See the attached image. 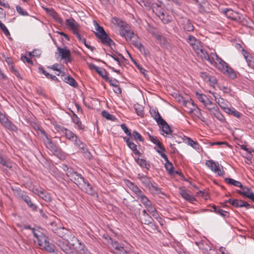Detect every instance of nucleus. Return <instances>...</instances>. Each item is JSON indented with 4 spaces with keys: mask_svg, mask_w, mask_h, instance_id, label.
Instances as JSON below:
<instances>
[{
    "mask_svg": "<svg viewBox=\"0 0 254 254\" xmlns=\"http://www.w3.org/2000/svg\"><path fill=\"white\" fill-rule=\"evenodd\" d=\"M33 235L37 239L38 245L41 249L50 253L55 252V247L49 243V238L44 230L40 228H38L37 230H34Z\"/></svg>",
    "mask_w": 254,
    "mask_h": 254,
    "instance_id": "f257e3e1",
    "label": "nucleus"
},
{
    "mask_svg": "<svg viewBox=\"0 0 254 254\" xmlns=\"http://www.w3.org/2000/svg\"><path fill=\"white\" fill-rule=\"evenodd\" d=\"M137 179L141 181L142 185L147 189L151 193L158 194L161 192L160 189L157 187V184L152 178L142 174H138Z\"/></svg>",
    "mask_w": 254,
    "mask_h": 254,
    "instance_id": "f03ea898",
    "label": "nucleus"
},
{
    "mask_svg": "<svg viewBox=\"0 0 254 254\" xmlns=\"http://www.w3.org/2000/svg\"><path fill=\"white\" fill-rule=\"evenodd\" d=\"M94 23L95 29L97 31L95 33V35L97 38L101 40L102 44L108 46L115 45L114 42L109 37L103 27L101 26L96 21H94Z\"/></svg>",
    "mask_w": 254,
    "mask_h": 254,
    "instance_id": "7ed1b4c3",
    "label": "nucleus"
},
{
    "mask_svg": "<svg viewBox=\"0 0 254 254\" xmlns=\"http://www.w3.org/2000/svg\"><path fill=\"white\" fill-rule=\"evenodd\" d=\"M75 184L78 187L85 193L92 196H98L96 191L92 187L89 182L82 176L79 178Z\"/></svg>",
    "mask_w": 254,
    "mask_h": 254,
    "instance_id": "20e7f679",
    "label": "nucleus"
},
{
    "mask_svg": "<svg viewBox=\"0 0 254 254\" xmlns=\"http://www.w3.org/2000/svg\"><path fill=\"white\" fill-rule=\"evenodd\" d=\"M123 204L130 211V212L137 216L140 215V209L142 205L137 200H129L127 198L123 200Z\"/></svg>",
    "mask_w": 254,
    "mask_h": 254,
    "instance_id": "39448f33",
    "label": "nucleus"
},
{
    "mask_svg": "<svg viewBox=\"0 0 254 254\" xmlns=\"http://www.w3.org/2000/svg\"><path fill=\"white\" fill-rule=\"evenodd\" d=\"M15 196L22 199L32 210L36 211L38 207L32 202L31 198L27 194L26 192L22 190L20 188L13 190Z\"/></svg>",
    "mask_w": 254,
    "mask_h": 254,
    "instance_id": "423d86ee",
    "label": "nucleus"
},
{
    "mask_svg": "<svg viewBox=\"0 0 254 254\" xmlns=\"http://www.w3.org/2000/svg\"><path fill=\"white\" fill-rule=\"evenodd\" d=\"M151 8L164 23H167L169 21L161 2H160L159 3L155 2Z\"/></svg>",
    "mask_w": 254,
    "mask_h": 254,
    "instance_id": "0eeeda50",
    "label": "nucleus"
},
{
    "mask_svg": "<svg viewBox=\"0 0 254 254\" xmlns=\"http://www.w3.org/2000/svg\"><path fill=\"white\" fill-rule=\"evenodd\" d=\"M112 251L115 254H139L132 252L127 251L124 247L123 244L118 243L117 241H114L110 237Z\"/></svg>",
    "mask_w": 254,
    "mask_h": 254,
    "instance_id": "6e6552de",
    "label": "nucleus"
},
{
    "mask_svg": "<svg viewBox=\"0 0 254 254\" xmlns=\"http://www.w3.org/2000/svg\"><path fill=\"white\" fill-rule=\"evenodd\" d=\"M45 142L47 148L49 149L54 155L60 159L63 157V152L62 149L57 146L51 139L48 138V140L45 141Z\"/></svg>",
    "mask_w": 254,
    "mask_h": 254,
    "instance_id": "1a4fd4ad",
    "label": "nucleus"
},
{
    "mask_svg": "<svg viewBox=\"0 0 254 254\" xmlns=\"http://www.w3.org/2000/svg\"><path fill=\"white\" fill-rule=\"evenodd\" d=\"M198 96V100L203 103L205 107L210 112L217 107V105L213 102V99L211 96Z\"/></svg>",
    "mask_w": 254,
    "mask_h": 254,
    "instance_id": "9d476101",
    "label": "nucleus"
},
{
    "mask_svg": "<svg viewBox=\"0 0 254 254\" xmlns=\"http://www.w3.org/2000/svg\"><path fill=\"white\" fill-rule=\"evenodd\" d=\"M55 128L60 133L64 135L66 139L73 141L74 138L76 137L77 135L74 134L71 130L61 126L60 125H57L55 126Z\"/></svg>",
    "mask_w": 254,
    "mask_h": 254,
    "instance_id": "9b49d317",
    "label": "nucleus"
},
{
    "mask_svg": "<svg viewBox=\"0 0 254 254\" xmlns=\"http://www.w3.org/2000/svg\"><path fill=\"white\" fill-rule=\"evenodd\" d=\"M205 165L211 169V170L220 176H222L225 174L223 170L220 169V166L218 162H214L212 160H207Z\"/></svg>",
    "mask_w": 254,
    "mask_h": 254,
    "instance_id": "f8f14e48",
    "label": "nucleus"
},
{
    "mask_svg": "<svg viewBox=\"0 0 254 254\" xmlns=\"http://www.w3.org/2000/svg\"><path fill=\"white\" fill-rule=\"evenodd\" d=\"M57 50L62 59H64L66 63L71 62V52L66 47L64 48L58 47Z\"/></svg>",
    "mask_w": 254,
    "mask_h": 254,
    "instance_id": "ddd939ff",
    "label": "nucleus"
},
{
    "mask_svg": "<svg viewBox=\"0 0 254 254\" xmlns=\"http://www.w3.org/2000/svg\"><path fill=\"white\" fill-rule=\"evenodd\" d=\"M180 23L185 31L191 32L194 30V26L191 21L188 18L181 17L180 19Z\"/></svg>",
    "mask_w": 254,
    "mask_h": 254,
    "instance_id": "4468645a",
    "label": "nucleus"
},
{
    "mask_svg": "<svg viewBox=\"0 0 254 254\" xmlns=\"http://www.w3.org/2000/svg\"><path fill=\"white\" fill-rule=\"evenodd\" d=\"M56 244L66 254H76V252L64 241L60 240L57 241Z\"/></svg>",
    "mask_w": 254,
    "mask_h": 254,
    "instance_id": "2eb2a0df",
    "label": "nucleus"
},
{
    "mask_svg": "<svg viewBox=\"0 0 254 254\" xmlns=\"http://www.w3.org/2000/svg\"><path fill=\"white\" fill-rule=\"evenodd\" d=\"M53 231L58 236L62 238L65 241H68L69 231L64 227H57L53 229Z\"/></svg>",
    "mask_w": 254,
    "mask_h": 254,
    "instance_id": "dca6fc26",
    "label": "nucleus"
},
{
    "mask_svg": "<svg viewBox=\"0 0 254 254\" xmlns=\"http://www.w3.org/2000/svg\"><path fill=\"white\" fill-rule=\"evenodd\" d=\"M179 193L181 196L186 200L192 202L195 200V197L190 194V192L188 191L184 187H181L179 189Z\"/></svg>",
    "mask_w": 254,
    "mask_h": 254,
    "instance_id": "f3484780",
    "label": "nucleus"
},
{
    "mask_svg": "<svg viewBox=\"0 0 254 254\" xmlns=\"http://www.w3.org/2000/svg\"><path fill=\"white\" fill-rule=\"evenodd\" d=\"M66 24L69 27L73 34L78 33L80 30V25L73 18L66 19Z\"/></svg>",
    "mask_w": 254,
    "mask_h": 254,
    "instance_id": "a211bd4d",
    "label": "nucleus"
},
{
    "mask_svg": "<svg viewBox=\"0 0 254 254\" xmlns=\"http://www.w3.org/2000/svg\"><path fill=\"white\" fill-rule=\"evenodd\" d=\"M140 200L142 204L145 206V207L149 209L148 211H149L150 212L152 213L153 216H155V213L157 214V211L156 209L153 206L151 201L148 198V197L146 195H144L140 199Z\"/></svg>",
    "mask_w": 254,
    "mask_h": 254,
    "instance_id": "6ab92c4d",
    "label": "nucleus"
},
{
    "mask_svg": "<svg viewBox=\"0 0 254 254\" xmlns=\"http://www.w3.org/2000/svg\"><path fill=\"white\" fill-rule=\"evenodd\" d=\"M242 190H237V192L246 197L251 199L254 202V193L252 191L251 189L247 187H244L241 188Z\"/></svg>",
    "mask_w": 254,
    "mask_h": 254,
    "instance_id": "aec40b11",
    "label": "nucleus"
},
{
    "mask_svg": "<svg viewBox=\"0 0 254 254\" xmlns=\"http://www.w3.org/2000/svg\"><path fill=\"white\" fill-rule=\"evenodd\" d=\"M88 66L90 69L95 70L105 80L108 77V73L104 68L99 67L92 63L89 64Z\"/></svg>",
    "mask_w": 254,
    "mask_h": 254,
    "instance_id": "412c9836",
    "label": "nucleus"
},
{
    "mask_svg": "<svg viewBox=\"0 0 254 254\" xmlns=\"http://www.w3.org/2000/svg\"><path fill=\"white\" fill-rule=\"evenodd\" d=\"M195 244L199 247L204 254H209V252L211 250V247L206 241L204 240L199 242L196 241Z\"/></svg>",
    "mask_w": 254,
    "mask_h": 254,
    "instance_id": "4be33fe9",
    "label": "nucleus"
},
{
    "mask_svg": "<svg viewBox=\"0 0 254 254\" xmlns=\"http://www.w3.org/2000/svg\"><path fill=\"white\" fill-rule=\"evenodd\" d=\"M66 175L71 178L70 180L75 184L82 175L76 171H74L72 168H69L66 172Z\"/></svg>",
    "mask_w": 254,
    "mask_h": 254,
    "instance_id": "5701e85b",
    "label": "nucleus"
},
{
    "mask_svg": "<svg viewBox=\"0 0 254 254\" xmlns=\"http://www.w3.org/2000/svg\"><path fill=\"white\" fill-rule=\"evenodd\" d=\"M111 23L115 26L120 28L121 29L126 28L128 27V24L126 21L117 17H114L112 18Z\"/></svg>",
    "mask_w": 254,
    "mask_h": 254,
    "instance_id": "b1692460",
    "label": "nucleus"
},
{
    "mask_svg": "<svg viewBox=\"0 0 254 254\" xmlns=\"http://www.w3.org/2000/svg\"><path fill=\"white\" fill-rule=\"evenodd\" d=\"M229 115L233 116L238 119H242L243 120H245V119L247 118L246 117L244 116L242 114L236 110L234 108H229L226 109V111L225 112Z\"/></svg>",
    "mask_w": 254,
    "mask_h": 254,
    "instance_id": "393cba45",
    "label": "nucleus"
},
{
    "mask_svg": "<svg viewBox=\"0 0 254 254\" xmlns=\"http://www.w3.org/2000/svg\"><path fill=\"white\" fill-rule=\"evenodd\" d=\"M139 219L142 223L145 225L154 221L152 218L147 213L145 209L142 211V214L139 216Z\"/></svg>",
    "mask_w": 254,
    "mask_h": 254,
    "instance_id": "a878e982",
    "label": "nucleus"
},
{
    "mask_svg": "<svg viewBox=\"0 0 254 254\" xmlns=\"http://www.w3.org/2000/svg\"><path fill=\"white\" fill-rule=\"evenodd\" d=\"M211 115H213L218 120L222 123H226V119L223 115L220 113L217 106L210 111Z\"/></svg>",
    "mask_w": 254,
    "mask_h": 254,
    "instance_id": "bb28decb",
    "label": "nucleus"
},
{
    "mask_svg": "<svg viewBox=\"0 0 254 254\" xmlns=\"http://www.w3.org/2000/svg\"><path fill=\"white\" fill-rule=\"evenodd\" d=\"M215 98V100L217 102L219 106L225 112L226 111V109H228L229 103L226 100L221 98V96H214Z\"/></svg>",
    "mask_w": 254,
    "mask_h": 254,
    "instance_id": "cd10ccee",
    "label": "nucleus"
},
{
    "mask_svg": "<svg viewBox=\"0 0 254 254\" xmlns=\"http://www.w3.org/2000/svg\"><path fill=\"white\" fill-rule=\"evenodd\" d=\"M183 105L187 108V109H185V110L190 113H192L196 108L195 105L194 104L191 99H190V100H185V101H183Z\"/></svg>",
    "mask_w": 254,
    "mask_h": 254,
    "instance_id": "c85d7f7f",
    "label": "nucleus"
},
{
    "mask_svg": "<svg viewBox=\"0 0 254 254\" xmlns=\"http://www.w3.org/2000/svg\"><path fill=\"white\" fill-rule=\"evenodd\" d=\"M120 34L122 37H124L127 40H130L134 35V33L131 30H129L127 27L121 29Z\"/></svg>",
    "mask_w": 254,
    "mask_h": 254,
    "instance_id": "c756f323",
    "label": "nucleus"
},
{
    "mask_svg": "<svg viewBox=\"0 0 254 254\" xmlns=\"http://www.w3.org/2000/svg\"><path fill=\"white\" fill-rule=\"evenodd\" d=\"M158 125L159 126L160 128H161L162 131L164 133H165L167 134H169L172 133V130L170 128L169 125L164 119L162 121H161Z\"/></svg>",
    "mask_w": 254,
    "mask_h": 254,
    "instance_id": "7c9ffc66",
    "label": "nucleus"
},
{
    "mask_svg": "<svg viewBox=\"0 0 254 254\" xmlns=\"http://www.w3.org/2000/svg\"><path fill=\"white\" fill-rule=\"evenodd\" d=\"M223 73L227 75L229 78L231 79H235L237 77V74L234 69L230 67L229 66H227V67L222 71Z\"/></svg>",
    "mask_w": 254,
    "mask_h": 254,
    "instance_id": "2f4dec72",
    "label": "nucleus"
},
{
    "mask_svg": "<svg viewBox=\"0 0 254 254\" xmlns=\"http://www.w3.org/2000/svg\"><path fill=\"white\" fill-rule=\"evenodd\" d=\"M215 64H216V67L221 72L224 71L226 67L228 65V64L220 58H218L217 61H215Z\"/></svg>",
    "mask_w": 254,
    "mask_h": 254,
    "instance_id": "473e14b6",
    "label": "nucleus"
},
{
    "mask_svg": "<svg viewBox=\"0 0 254 254\" xmlns=\"http://www.w3.org/2000/svg\"><path fill=\"white\" fill-rule=\"evenodd\" d=\"M136 163L139 165L141 168H145L147 170H149L150 168V165L146 160L139 158L135 159Z\"/></svg>",
    "mask_w": 254,
    "mask_h": 254,
    "instance_id": "72a5a7b5",
    "label": "nucleus"
},
{
    "mask_svg": "<svg viewBox=\"0 0 254 254\" xmlns=\"http://www.w3.org/2000/svg\"><path fill=\"white\" fill-rule=\"evenodd\" d=\"M134 109L137 115L140 117H144L145 113L144 112V106L138 103L134 105Z\"/></svg>",
    "mask_w": 254,
    "mask_h": 254,
    "instance_id": "f704fd0d",
    "label": "nucleus"
},
{
    "mask_svg": "<svg viewBox=\"0 0 254 254\" xmlns=\"http://www.w3.org/2000/svg\"><path fill=\"white\" fill-rule=\"evenodd\" d=\"M39 196L47 202H51L52 200V197L50 193L44 190H40L38 193Z\"/></svg>",
    "mask_w": 254,
    "mask_h": 254,
    "instance_id": "c9c22d12",
    "label": "nucleus"
},
{
    "mask_svg": "<svg viewBox=\"0 0 254 254\" xmlns=\"http://www.w3.org/2000/svg\"><path fill=\"white\" fill-rule=\"evenodd\" d=\"M150 114L158 124L163 120L157 110H151Z\"/></svg>",
    "mask_w": 254,
    "mask_h": 254,
    "instance_id": "e433bc0d",
    "label": "nucleus"
},
{
    "mask_svg": "<svg viewBox=\"0 0 254 254\" xmlns=\"http://www.w3.org/2000/svg\"><path fill=\"white\" fill-rule=\"evenodd\" d=\"M243 200H239L237 199L230 198L226 200L225 203L229 202L232 206L235 207H243L242 203H241Z\"/></svg>",
    "mask_w": 254,
    "mask_h": 254,
    "instance_id": "4c0bfd02",
    "label": "nucleus"
},
{
    "mask_svg": "<svg viewBox=\"0 0 254 254\" xmlns=\"http://www.w3.org/2000/svg\"><path fill=\"white\" fill-rule=\"evenodd\" d=\"M3 125L5 127L11 131H16L17 130V127L7 119L3 122Z\"/></svg>",
    "mask_w": 254,
    "mask_h": 254,
    "instance_id": "58836bf2",
    "label": "nucleus"
},
{
    "mask_svg": "<svg viewBox=\"0 0 254 254\" xmlns=\"http://www.w3.org/2000/svg\"><path fill=\"white\" fill-rule=\"evenodd\" d=\"M139 3L141 6H144L147 8H151L155 3L154 0H140Z\"/></svg>",
    "mask_w": 254,
    "mask_h": 254,
    "instance_id": "ea45409f",
    "label": "nucleus"
},
{
    "mask_svg": "<svg viewBox=\"0 0 254 254\" xmlns=\"http://www.w3.org/2000/svg\"><path fill=\"white\" fill-rule=\"evenodd\" d=\"M225 182L229 185H232L234 186H236L237 187H240V188L243 187V185L240 182L236 181L231 178H225Z\"/></svg>",
    "mask_w": 254,
    "mask_h": 254,
    "instance_id": "a19ab883",
    "label": "nucleus"
},
{
    "mask_svg": "<svg viewBox=\"0 0 254 254\" xmlns=\"http://www.w3.org/2000/svg\"><path fill=\"white\" fill-rule=\"evenodd\" d=\"M201 52V53L199 52L197 55L202 59L206 60L209 63L212 64V60L210 59L208 54L203 49H202Z\"/></svg>",
    "mask_w": 254,
    "mask_h": 254,
    "instance_id": "79ce46f5",
    "label": "nucleus"
},
{
    "mask_svg": "<svg viewBox=\"0 0 254 254\" xmlns=\"http://www.w3.org/2000/svg\"><path fill=\"white\" fill-rule=\"evenodd\" d=\"M74 118H72V122L76 125L77 127L81 130L84 129V126H82L81 122L78 116L74 113H73Z\"/></svg>",
    "mask_w": 254,
    "mask_h": 254,
    "instance_id": "37998d69",
    "label": "nucleus"
},
{
    "mask_svg": "<svg viewBox=\"0 0 254 254\" xmlns=\"http://www.w3.org/2000/svg\"><path fill=\"white\" fill-rule=\"evenodd\" d=\"M79 247L77 250L78 253L76 252V254H90V252L84 244L79 243Z\"/></svg>",
    "mask_w": 254,
    "mask_h": 254,
    "instance_id": "c03bdc74",
    "label": "nucleus"
},
{
    "mask_svg": "<svg viewBox=\"0 0 254 254\" xmlns=\"http://www.w3.org/2000/svg\"><path fill=\"white\" fill-rule=\"evenodd\" d=\"M66 241L68 242L69 244L72 246H75L76 243L79 244V243H80L78 239L74 236L72 235L70 232L69 233L68 241Z\"/></svg>",
    "mask_w": 254,
    "mask_h": 254,
    "instance_id": "a18cd8bd",
    "label": "nucleus"
},
{
    "mask_svg": "<svg viewBox=\"0 0 254 254\" xmlns=\"http://www.w3.org/2000/svg\"><path fill=\"white\" fill-rule=\"evenodd\" d=\"M123 139L125 141H126L127 146L132 150L133 151V149H135L137 148V145L134 143L133 142L131 141L130 137H124Z\"/></svg>",
    "mask_w": 254,
    "mask_h": 254,
    "instance_id": "49530a36",
    "label": "nucleus"
},
{
    "mask_svg": "<svg viewBox=\"0 0 254 254\" xmlns=\"http://www.w3.org/2000/svg\"><path fill=\"white\" fill-rule=\"evenodd\" d=\"M147 230L151 233H156L158 232V226L156 225L154 221L151 222L150 223L147 224Z\"/></svg>",
    "mask_w": 254,
    "mask_h": 254,
    "instance_id": "de8ad7c7",
    "label": "nucleus"
},
{
    "mask_svg": "<svg viewBox=\"0 0 254 254\" xmlns=\"http://www.w3.org/2000/svg\"><path fill=\"white\" fill-rule=\"evenodd\" d=\"M39 69L40 71H41L45 75V76H46L47 78H51L52 80H53L55 81H57V82L59 81L58 78L56 76L50 74V73L47 72L45 70H44V69L43 67L40 66L39 67Z\"/></svg>",
    "mask_w": 254,
    "mask_h": 254,
    "instance_id": "09e8293b",
    "label": "nucleus"
},
{
    "mask_svg": "<svg viewBox=\"0 0 254 254\" xmlns=\"http://www.w3.org/2000/svg\"><path fill=\"white\" fill-rule=\"evenodd\" d=\"M165 168L166 170L168 172L170 175H173L174 174V168L173 165L172 163H171L169 161L165 163Z\"/></svg>",
    "mask_w": 254,
    "mask_h": 254,
    "instance_id": "8fccbe9b",
    "label": "nucleus"
},
{
    "mask_svg": "<svg viewBox=\"0 0 254 254\" xmlns=\"http://www.w3.org/2000/svg\"><path fill=\"white\" fill-rule=\"evenodd\" d=\"M101 115L103 117L105 118L106 119L108 120L115 121L116 119V117L114 115L110 114L106 110L102 111L101 112Z\"/></svg>",
    "mask_w": 254,
    "mask_h": 254,
    "instance_id": "3c124183",
    "label": "nucleus"
},
{
    "mask_svg": "<svg viewBox=\"0 0 254 254\" xmlns=\"http://www.w3.org/2000/svg\"><path fill=\"white\" fill-rule=\"evenodd\" d=\"M50 15L53 17L57 22L61 23L62 22V18L59 16V14L53 9L49 10Z\"/></svg>",
    "mask_w": 254,
    "mask_h": 254,
    "instance_id": "603ef678",
    "label": "nucleus"
},
{
    "mask_svg": "<svg viewBox=\"0 0 254 254\" xmlns=\"http://www.w3.org/2000/svg\"><path fill=\"white\" fill-rule=\"evenodd\" d=\"M131 137H132L135 140H138L142 142H144L143 138L141 134L135 130H133L132 133H131Z\"/></svg>",
    "mask_w": 254,
    "mask_h": 254,
    "instance_id": "864d4df0",
    "label": "nucleus"
},
{
    "mask_svg": "<svg viewBox=\"0 0 254 254\" xmlns=\"http://www.w3.org/2000/svg\"><path fill=\"white\" fill-rule=\"evenodd\" d=\"M64 80L65 82L68 83L69 85L73 87H75L77 86V83L76 81L73 79V78L70 76H67L64 77Z\"/></svg>",
    "mask_w": 254,
    "mask_h": 254,
    "instance_id": "5fc2aeb1",
    "label": "nucleus"
},
{
    "mask_svg": "<svg viewBox=\"0 0 254 254\" xmlns=\"http://www.w3.org/2000/svg\"><path fill=\"white\" fill-rule=\"evenodd\" d=\"M199 40H197L195 37L193 36L189 35L188 38L187 39V42L190 45L191 47L192 46H194L195 43L198 44Z\"/></svg>",
    "mask_w": 254,
    "mask_h": 254,
    "instance_id": "6e6d98bb",
    "label": "nucleus"
},
{
    "mask_svg": "<svg viewBox=\"0 0 254 254\" xmlns=\"http://www.w3.org/2000/svg\"><path fill=\"white\" fill-rule=\"evenodd\" d=\"M187 140L188 144L194 149H198L199 148V144L197 142L193 141L189 137H187Z\"/></svg>",
    "mask_w": 254,
    "mask_h": 254,
    "instance_id": "4d7b16f0",
    "label": "nucleus"
},
{
    "mask_svg": "<svg viewBox=\"0 0 254 254\" xmlns=\"http://www.w3.org/2000/svg\"><path fill=\"white\" fill-rule=\"evenodd\" d=\"M223 13L229 18L232 19H235L236 18L234 17V11L232 9H225L223 10Z\"/></svg>",
    "mask_w": 254,
    "mask_h": 254,
    "instance_id": "13d9d810",
    "label": "nucleus"
},
{
    "mask_svg": "<svg viewBox=\"0 0 254 254\" xmlns=\"http://www.w3.org/2000/svg\"><path fill=\"white\" fill-rule=\"evenodd\" d=\"M160 38L157 39L159 41L160 44L162 47H166L169 45V42L166 38L162 35L160 36Z\"/></svg>",
    "mask_w": 254,
    "mask_h": 254,
    "instance_id": "bf43d9fd",
    "label": "nucleus"
},
{
    "mask_svg": "<svg viewBox=\"0 0 254 254\" xmlns=\"http://www.w3.org/2000/svg\"><path fill=\"white\" fill-rule=\"evenodd\" d=\"M148 31L151 34V35L154 36L156 39L158 38H160V36L161 35V34H160V33L158 32V31L157 30V29L156 28H155V27H150L149 28V30H148Z\"/></svg>",
    "mask_w": 254,
    "mask_h": 254,
    "instance_id": "052dcab7",
    "label": "nucleus"
},
{
    "mask_svg": "<svg viewBox=\"0 0 254 254\" xmlns=\"http://www.w3.org/2000/svg\"><path fill=\"white\" fill-rule=\"evenodd\" d=\"M127 186L134 193L137 192L140 189L137 185L130 181H128Z\"/></svg>",
    "mask_w": 254,
    "mask_h": 254,
    "instance_id": "680f3d73",
    "label": "nucleus"
},
{
    "mask_svg": "<svg viewBox=\"0 0 254 254\" xmlns=\"http://www.w3.org/2000/svg\"><path fill=\"white\" fill-rule=\"evenodd\" d=\"M0 164L8 168H10L12 167L11 162L1 156H0Z\"/></svg>",
    "mask_w": 254,
    "mask_h": 254,
    "instance_id": "e2e57ef3",
    "label": "nucleus"
},
{
    "mask_svg": "<svg viewBox=\"0 0 254 254\" xmlns=\"http://www.w3.org/2000/svg\"><path fill=\"white\" fill-rule=\"evenodd\" d=\"M171 138L172 141L174 143H177L179 144V143L183 142L184 141L183 138H182L181 137H179L176 134L173 135L171 137Z\"/></svg>",
    "mask_w": 254,
    "mask_h": 254,
    "instance_id": "0e129e2a",
    "label": "nucleus"
},
{
    "mask_svg": "<svg viewBox=\"0 0 254 254\" xmlns=\"http://www.w3.org/2000/svg\"><path fill=\"white\" fill-rule=\"evenodd\" d=\"M206 0H196V3L198 5L200 10L205 11L204 5L206 3Z\"/></svg>",
    "mask_w": 254,
    "mask_h": 254,
    "instance_id": "69168bd1",
    "label": "nucleus"
},
{
    "mask_svg": "<svg viewBox=\"0 0 254 254\" xmlns=\"http://www.w3.org/2000/svg\"><path fill=\"white\" fill-rule=\"evenodd\" d=\"M191 47L195 52V53L197 54L199 52L201 53V50L202 49V46L200 44V42L199 41L198 44L195 43L194 46H192Z\"/></svg>",
    "mask_w": 254,
    "mask_h": 254,
    "instance_id": "338daca9",
    "label": "nucleus"
},
{
    "mask_svg": "<svg viewBox=\"0 0 254 254\" xmlns=\"http://www.w3.org/2000/svg\"><path fill=\"white\" fill-rule=\"evenodd\" d=\"M16 9L17 12H18L21 15L28 16L29 15L28 12L26 11H24V9L19 5H17L16 6Z\"/></svg>",
    "mask_w": 254,
    "mask_h": 254,
    "instance_id": "774afa93",
    "label": "nucleus"
}]
</instances>
